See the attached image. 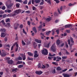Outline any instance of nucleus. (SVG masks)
<instances>
[{
  "instance_id": "obj_1",
  "label": "nucleus",
  "mask_w": 77,
  "mask_h": 77,
  "mask_svg": "<svg viewBox=\"0 0 77 77\" xmlns=\"http://www.w3.org/2000/svg\"><path fill=\"white\" fill-rule=\"evenodd\" d=\"M51 49L53 52H56V45L55 44H54L52 45Z\"/></svg>"
},
{
  "instance_id": "obj_2",
  "label": "nucleus",
  "mask_w": 77,
  "mask_h": 77,
  "mask_svg": "<svg viewBox=\"0 0 77 77\" xmlns=\"http://www.w3.org/2000/svg\"><path fill=\"white\" fill-rule=\"evenodd\" d=\"M42 53L44 55H47L48 54V50L46 49H44L42 50Z\"/></svg>"
},
{
  "instance_id": "obj_3",
  "label": "nucleus",
  "mask_w": 77,
  "mask_h": 77,
  "mask_svg": "<svg viewBox=\"0 0 77 77\" xmlns=\"http://www.w3.org/2000/svg\"><path fill=\"white\" fill-rule=\"evenodd\" d=\"M72 26V25L71 24H68L65 25V28H70L71 29Z\"/></svg>"
},
{
  "instance_id": "obj_4",
  "label": "nucleus",
  "mask_w": 77,
  "mask_h": 77,
  "mask_svg": "<svg viewBox=\"0 0 77 77\" xmlns=\"http://www.w3.org/2000/svg\"><path fill=\"white\" fill-rule=\"evenodd\" d=\"M21 12V10L19 9L18 10H16L15 11H14V14H16V15H17V14H18L19 13H20Z\"/></svg>"
},
{
  "instance_id": "obj_5",
  "label": "nucleus",
  "mask_w": 77,
  "mask_h": 77,
  "mask_svg": "<svg viewBox=\"0 0 77 77\" xmlns=\"http://www.w3.org/2000/svg\"><path fill=\"white\" fill-rule=\"evenodd\" d=\"M15 15H17V14L16 13H14L13 14H8L7 17H14V16H15Z\"/></svg>"
},
{
  "instance_id": "obj_6",
  "label": "nucleus",
  "mask_w": 77,
  "mask_h": 77,
  "mask_svg": "<svg viewBox=\"0 0 77 77\" xmlns=\"http://www.w3.org/2000/svg\"><path fill=\"white\" fill-rule=\"evenodd\" d=\"M20 56H21V57H22V59L23 60H26V55H25L23 54H20Z\"/></svg>"
},
{
  "instance_id": "obj_7",
  "label": "nucleus",
  "mask_w": 77,
  "mask_h": 77,
  "mask_svg": "<svg viewBox=\"0 0 77 77\" xmlns=\"http://www.w3.org/2000/svg\"><path fill=\"white\" fill-rule=\"evenodd\" d=\"M35 73L38 75H41V74H42V73H43V72L41 71H36Z\"/></svg>"
},
{
  "instance_id": "obj_8",
  "label": "nucleus",
  "mask_w": 77,
  "mask_h": 77,
  "mask_svg": "<svg viewBox=\"0 0 77 77\" xmlns=\"http://www.w3.org/2000/svg\"><path fill=\"white\" fill-rule=\"evenodd\" d=\"M14 5V3H12L10 5L7 6L8 9H11V7Z\"/></svg>"
},
{
  "instance_id": "obj_9",
  "label": "nucleus",
  "mask_w": 77,
  "mask_h": 77,
  "mask_svg": "<svg viewBox=\"0 0 77 77\" xmlns=\"http://www.w3.org/2000/svg\"><path fill=\"white\" fill-rule=\"evenodd\" d=\"M35 42H37V43H39V44H41L42 42L41 40H39L38 39H35Z\"/></svg>"
},
{
  "instance_id": "obj_10",
  "label": "nucleus",
  "mask_w": 77,
  "mask_h": 77,
  "mask_svg": "<svg viewBox=\"0 0 77 77\" xmlns=\"http://www.w3.org/2000/svg\"><path fill=\"white\" fill-rule=\"evenodd\" d=\"M8 64H12L14 63V61L12 60H9L8 61Z\"/></svg>"
},
{
  "instance_id": "obj_11",
  "label": "nucleus",
  "mask_w": 77,
  "mask_h": 77,
  "mask_svg": "<svg viewBox=\"0 0 77 77\" xmlns=\"http://www.w3.org/2000/svg\"><path fill=\"white\" fill-rule=\"evenodd\" d=\"M6 35V34L5 33L2 32L1 34V37L2 38V37H5V36Z\"/></svg>"
},
{
  "instance_id": "obj_12",
  "label": "nucleus",
  "mask_w": 77,
  "mask_h": 77,
  "mask_svg": "<svg viewBox=\"0 0 77 77\" xmlns=\"http://www.w3.org/2000/svg\"><path fill=\"white\" fill-rule=\"evenodd\" d=\"M33 45L34 48H36V47H37V44L36 42H34L33 43Z\"/></svg>"
},
{
  "instance_id": "obj_13",
  "label": "nucleus",
  "mask_w": 77,
  "mask_h": 77,
  "mask_svg": "<svg viewBox=\"0 0 77 77\" xmlns=\"http://www.w3.org/2000/svg\"><path fill=\"white\" fill-rule=\"evenodd\" d=\"M56 43L58 45H59L60 44V41L59 39H58Z\"/></svg>"
},
{
  "instance_id": "obj_14",
  "label": "nucleus",
  "mask_w": 77,
  "mask_h": 77,
  "mask_svg": "<svg viewBox=\"0 0 77 77\" xmlns=\"http://www.w3.org/2000/svg\"><path fill=\"white\" fill-rule=\"evenodd\" d=\"M32 30L34 31L35 33H36L37 32V30H36V27L35 26L32 28Z\"/></svg>"
},
{
  "instance_id": "obj_15",
  "label": "nucleus",
  "mask_w": 77,
  "mask_h": 77,
  "mask_svg": "<svg viewBox=\"0 0 77 77\" xmlns=\"http://www.w3.org/2000/svg\"><path fill=\"white\" fill-rule=\"evenodd\" d=\"M18 70V68H16L14 69H12V72H17V70Z\"/></svg>"
},
{
  "instance_id": "obj_16",
  "label": "nucleus",
  "mask_w": 77,
  "mask_h": 77,
  "mask_svg": "<svg viewBox=\"0 0 77 77\" xmlns=\"http://www.w3.org/2000/svg\"><path fill=\"white\" fill-rule=\"evenodd\" d=\"M64 77H69L70 76L68 74H63Z\"/></svg>"
},
{
  "instance_id": "obj_17",
  "label": "nucleus",
  "mask_w": 77,
  "mask_h": 77,
  "mask_svg": "<svg viewBox=\"0 0 77 77\" xmlns=\"http://www.w3.org/2000/svg\"><path fill=\"white\" fill-rule=\"evenodd\" d=\"M19 26V24L17 23L16 25V26H14V29L15 30H17V29H18V26Z\"/></svg>"
},
{
  "instance_id": "obj_18",
  "label": "nucleus",
  "mask_w": 77,
  "mask_h": 77,
  "mask_svg": "<svg viewBox=\"0 0 77 77\" xmlns=\"http://www.w3.org/2000/svg\"><path fill=\"white\" fill-rule=\"evenodd\" d=\"M27 54L28 55H29V56H33V54L32 53H31L30 52H28Z\"/></svg>"
},
{
  "instance_id": "obj_19",
  "label": "nucleus",
  "mask_w": 77,
  "mask_h": 77,
  "mask_svg": "<svg viewBox=\"0 0 77 77\" xmlns=\"http://www.w3.org/2000/svg\"><path fill=\"white\" fill-rule=\"evenodd\" d=\"M1 55L2 57L6 56V54L2 52Z\"/></svg>"
},
{
  "instance_id": "obj_20",
  "label": "nucleus",
  "mask_w": 77,
  "mask_h": 77,
  "mask_svg": "<svg viewBox=\"0 0 77 77\" xmlns=\"http://www.w3.org/2000/svg\"><path fill=\"white\" fill-rule=\"evenodd\" d=\"M56 70H58V71H60V70H62V69L60 68V67L59 66L57 68Z\"/></svg>"
},
{
  "instance_id": "obj_21",
  "label": "nucleus",
  "mask_w": 77,
  "mask_h": 77,
  "mask_svg": "<svg viewBox=\"0 0 77 77\" xmlns=\"http://www.w3.org/2000/svg\"><path fill=\"white\" fill-rule=\"evenodd\" d=\"M51 31H49L47 32L46 33V35L47 36H48V35H50V33H51Z\"/></svg>"
},
{
  "instance_id": "obj_22",
  "label": "nucleus",
  "mask_w": 77,
  "mask_h": 77,
  "mask_svg": "<svg viewBox=\"0 0 77 77\" xmlns=\"http://www.w3.org/2000/svg\"><path fill=\"white\" fill-rule=\"evenodd\" d=\"M52 73L53 74H55L56 73V69H54L53 70H52Z\"/></svg>"
},
{
  "instance_id": "obj_23",
  "label": "nucleus",
  "mask_w": 77,
  "mask_h": 77,
  "mask_svg": "<svg viewBox=\"0 0 77 77\" xmlns=\"http://www.w3.org/2000/svg\"><path fill=\"white\" fill-rule=\"evenodd\" d=\"M35 1L36 3H40L41 2V0H35Z\"/></svg>"
},
{
  "instance_id": "obj_24",
  "label": "nucleus",
  "mask_w": 77,
  "mask_h": 77,
  "mask_svg": "<svg viewBox=\"0 0 77 77\" xmlns=\"http://www.w3.org/2000/svg\"><path fill=\"white\" fill-rule=\"evenodd\" d=\"M70 38L71 41V42H72V43H74V41H73V38H72L71 37H70Z\"/></svg>"
},
{
  "instance_id": "obj_25",
  "label": "nucleus",
  "mask_w": 77,
  "mask_h": 77,
  "mask_svg": "<svg viewBox=\"0 0 77 77\" xmlns=\"http://www.w3.org/2000/svg\"><path fill=\"white\" fill-rule=\"evenodd\" d=\"M6 23H8V22H10V19L9 18H8L5 20Z\"/></svg>"
},
{
  "instance_id": "obj_26",
  "label": "nucleus",
  "mask_w": 77,
  "mask_h": 77,
  "mask_svg": "<svg viewBox=\"0 0 77 77\" xmlns=\"http://www.w3.org/2000/svg\"><path fill=\"white\" fill-rule=\"evenodd\" d=\"M54 30H55V29H53L52 30V35H54Z\"/></svg>"
},
{
  "instance_id": "obj_27",
  "label": "nucleus",
  "mask_w": 77,
  "mask_h": 77,
  "mask_svg": "<svg viewBox=\"0 0 77 77\" xmlns=\"http://www.w3.org/2000/svg\"><path fill=\"white\" fill-rule=\"evenodd\" d=\"M16 2H20V3H23V2L22 0H16Z\"/></svg>"
},
{
  "instance_id": "obj_28",
  "label": "nucleus",
  "mask_w": 77,
  "mask_h": 77,
  "mask_svg": "<svg viewBox=\"0 0 77 77\" xmlns=\"http://www.w3.org/2000/svg\"><path fill=\"white\" fill-rule=\"evenodd\" d=\"M42 29V25H40L38 27V30L39 31H40Z\"/></svg>"
},
{
  "instance_id": "obj_29",
  "label": "nucleus",
  "mask_w": 77,
  "mask_h": 77,
  "mask_svg": "<svg viewBox=\"0 0 77 77\" xmlns=\"http://www.w3.org/2000/svg\"><path fill=\"white\" fill-rule=\"evenodd\" d=\"M22 67H23V65H20L18 66V68H22Z\"/></svg>"
},
{
  "instance_id": "obj_30",
  "label": "nucleus",
  "mask_w": 77,
  "mask_h": 77,
  "mask_svg": "<svg viewBox=\"0 0 77 77\" xmlns=\"http://www.w3.org/2000/svg\"><path fill=\"white\" fill-rule=\"evenodd\" d=\"M17 60H22V57H20V56H19L17 58Z\"/></svg>"
},
{
  "instance_id": "obj_31",
  "label": "nucleus",
  "mask_w": 77,
  "mask_h": 77,
  "mask_svg": "<svg viewBox=\"0 0 77 77\" xmlns=\"http://www.w3.org/2000/svg\"><path fill=\"white\" fill-rule=\"evenodd\" d=\"M23 3L25 5L27 4V0H25V1H23Z\"/></svg>"
},
{
  "instance_id": "obj_32",
  "label": "nucleus",
  "mask_w": 77,
  "mask_h": 77,
  "mask_svg": "<svg viewBox=\"0 0 77 77\" xmlns=\"http://www.w3.org/2000/svg\"><path fill=\"white\" fill-rule=\"evenodd\" d=\"M28 59L29 60H32V61L33 60V58H30L29 57H28Z\"/></svg>"
},
{
  "instance_id": "obj_33",
  "label": "nucleus",
  "mask_w": 77,
  "mask_h": 77,
  "mask_svg": "<svg viewBox=\"0 0 77 77\" xmlns=\"http://www.w3.org/2000/svg\"><path fill=\"white\" fill-rule=\"evenodd\" d=\"M47 2L48 3L49 5H51V0H48V1H47Z\"/></svg>"
},
{
  "instance_id": "obj_34",
  "label": "nucleus",
  "mask_w": 77,
  "mask_h": 77,
  "mask_svg": "<svg viewBox=\"0 0 77 77\" xmlns=\"http://www.w3.org/2000/svg\"><path fill=\"white\" fill-rule=\"evenodd\" d=\"M38 55L37 54H35L34 55V57L35 58L36 57H38Z\"/></svg>"
},
{
  "instance_id": "obj_35",
  "label": "nucleus",
  "mask_w": 77,
  "mask_h": 77,
  "mask_svg": "<svg viewBox=\"0 0 77 77\" xmlns=\"http://www.w3.org/2000/svg\"><path fill=\"white\" fill-rule=\"evenodd\" d=\"M22 61H17V64H21V63H22Z\"/></svg>"
},
{
  "instance_id": "obj_36",
  "label": "nucleus",
  "mask_w": 77,
  "mask_h": 77,
  "mask_svg": "<svg viewBox=\"0 0 77 77\" xmlns=\"http://www.w3.org/2000/svg\"><path fill=\"white\" fill-rule=\"evenodd\" d=\"M5 59L6 60H10L11 59V58L9 57H6L5 58Z\"/></svg>"
},
{
  "instance_id": "obj_37",
  "label": "nucleus",
  "mask_w": 77,
  "mask_h": 77,
  "mask_svg": "<svg viewBox=\"0 0 77 77\" xmlns=\"http://www.w3.org/2000/svg\"><path fill=\"white\" fill-rule=\"evenodd\" d=\"M46 21H51V18H47L46 19Z\"/></svg>"
},
{
  "instance_id": "obj_38",
  "label": "nucleus",
  "mask_w": 77,
  "mask_h": 77,
  "mask_svg": "<svg viewBox=\"0 0 77 77\" xmlns=\"http://www.w3.org/2000/svg\"><path fill=\"white\" fill-rule=\"evenodd\" d=\"M22 45H26V43L24 42V41L22 40Z\"/></svg>"
},
{
  "instance_id": "obj_39",
  "label": "nucleus",
  "mask_w": 77,
  "mask_h": 77,
  "mask_svg": "<svg viewBox=\"0 0 77 77\" xmlns=\"http://www.w3.org/2000/svg\"><path fill=\"white\" fill-rule=\"evenodd\" d=\"M50 43H48V44L46 45V47H47V48H49V46L50 45Z\"/></svg>"
},
{
  "instance_id": "obj_40",
  "label": "nucleus",
  "mask_w": 77,
  "mask_h": 77,
  "mask_svg": "<svg viewBox=\"0 0 77 77\" xmlns=\"http://www.w3.org/2000/svg\"><path fill=\"white\" fill-rule=\"evenodd\" d=\"M67 58V57L66 56L62 57V58L63 59H66Z\"/></svg>"
},
{
  "instance_id": "obj_41",
  "label": "nucleus",
  "mask_w": 77,
  "mask_h": 77,
  "mask_svg": "<svg viewBox=\"0 0 77 77\" xmlns=\"http://www.w3.org/2000/svg\"><path fill=\"white\" fill-rule=\"evenodd\" d=\"M74 4L70 3L69 4L68 6H74Z\"/></svg>"
},
{
  "instance_id": "obj_42",
  "label": "nucleus",
  "mask_w": 77,
  "mask_h": 77,
  "mask_svg": "<svg viewBox=\"0 0 77 77\" xmlns=\"http://www.w3.org/2000/svg\"><path fill=\"white\" fill-rule=\"evenodd\" d=\"M56 58L57 59H59V60H61L62 59V58L60 57H59V56H57Z\"/></svg>"
},
{
  "instance_id": "obj_43",
  "label": "nucleus",
  "mask_w": 77,
  "mask_h": 77,
  "mask_svg": "<svg viewBox=\"0 0 77 77\" xmlns=\"http://www.w3.org/2000/svg\"><path fill=\"white\" fill-rule=\"evenodd\" d=\"M54 0V1H55V2L57 3H59L60 2L58 0Z\"/></svg>"
},
{
  "instance_id": "obj_44",
  "label": "nucleus",
  "mask_w": 77,
  "mask_h": 77,
  "mask_svg": "<svg viewBox=\"0 0 77 77\" xmlns=\"http://www.w3.org/2000/svg\"><path fill=\"white\" fill-rule=\"evenodd\" d=\"M56 32H57V34L59 35V29H57L56 30Z\"/></svg>"
},
{
  "instance_id": "obj_45",
  "label": "nucleus",
  "mask_w": 77,
  "mask_h": 77,
  "mask_svg": "<svg viewBox=\"0 0 77 77\" xmlns=\"http://www.w3.org/2000/svg\"><path fill=\"white\" fill-rule=\"evenodd\" d=\"M66 54H67V55H69V54H70V53L68 52V51H67V50H66Z\"/></svg>"
},
{
  "instance_id": "obj_46",
  "label": "nucleus",
  "mask_w": 77,
  "mask_h": 77,
  "mask_svg": "<svg viewBox=\"0 0 77 77\" xmlns=\"http://www.w3.org/2000/svg\"><path fill=\"white\" fill-rule=\"evenodd\" d=\"M5 9H6V7H5V6H2V10H5Z\"/></svg>"
},
{
  "instance_id": "obj_47",
  "label": "nucleus",
  "mask_w": 77,
  "mask_h": 77,
  "mask_svg": "<svg viewBox=\"0 0 77 77\" xmlns=\"http://www.w3.org/2000/svg\"><path fill=\"white\" fill-rule=\"evenodd\" d=\"M68 43L69 45H70V44H71V41H70V40L69 39L68 40Z\"/></svg>"
},
{
  "instance_id": "obj_48",
  "label": "nucleus",
  "mask_w": 77,
  "mask_h": 77,
  "mask_svg": "<svg viewBox=\"0 0 77 77\" xmlns=\"http://www.w3.org/2000/svg\"><path fill=\"white\" fill-rule=\"evenodd\" d=\"M6 31V29H2V32H5Z\"/></svg>"
},
{
  "instance_id": "obj_49",
  "label": "nucleus",
  "mask_w": 77,
  "mask_h": 77,
  "mask_svg": "<svg viewBox=\"0 0 77 77\" xmlns=\"http://www.w3.org/2000/svg\"><path fill=\"white\" fill-rule=\"evenodd\" d=\"M36 9V8L35 7H33L32 8V10L33 11H35Z\"/></svg>"
},
{
  "instance_id": "obj_50",
  "label": "nucleus",
  "mask_w": 77,
  "mask_h": 77,
  "mask_svg": "<svg viewBox=\"0 0 77 77\" xmlns=\"http://www.w3.org/2000/svg\"><path fill=\"white\" fill-rule=\"evenodd\" d=\"M15 44L16 45V48H18V45L17 44V42H16Z\"/></svg>"
},
{
  "instance_id": "obj_51",
  "label": "nucleus",
  "mask_w": 77,
  "mask_h": 77,
  "mask_svg": "<svg viewBox=\"0 0 77 77\" xmlns=\"http://www.w3.org/2000/svg\"><path fill=\"white\" fill-rule=\"evenodd\" d=\"M7 14H4L3 16V18H6V17H7Z\"/></svg>"
},
{
  "instance_id": "obj_52",
  "label": "nucleus",
  "mask_w": 77,
  "mask_h": 77,
  "mask_svg": "<svg viewBox=\"0 0 77 77\" xmlns=\"http://www.w3.org/2000/svg\"><path fill=\"white\" fill-rule=\"evenodd\" d=\"M66 32H67V33H70V30H66Z\"/></svg>"
},
{
  "instance_id": "obj_53",
  "label": "nucleus",
  "mask_w": 77,
  "mask_h": 77,
  "mask_svg": "<svg viewBox=\"0 0 77 77\" xmlns=\"http://www.w3.org/2000/svg\"><path fill=\"white\" fill-rule=\"evenodd\" d=\"M25 12L26 13H27V14H30V11H26Z\"/></svg>"
},
{
  "instance_id": "obj_54",
  "label": "nucleus",
  "mask_w": 77,
  "mask_h": 77,
  "mask_svg": "<svg viewBox=\"0 0 77 77\" xmlns=\"http://www.w3.org/2000/svg\"><path fill=\"white\" fill-rule=\"evenodd\" d=\"M66 48H68V43H66Z\"/></svg>"
},
{
  "instance_id": "obj_55",
  "label": "nucleus",
  "mask_w": 77,
  "mask_h": 77,
  "mask_svg": "<svg viewBox=\"0 0 77 77\" xmlns=\"http://www.w3.org/2000/svg\"><path fill=\"white\" fill-rule=\"evenodd\" d=\"M20 29H22V28L23 27V24L20 25Z\"/></svg>"
},
{
  "instance_id": "obj_56",
  "label": "nucleus",
  "mask_w": 77,
  "mask_h": 77,
  "mask_svg": "<svg viewBox=\"0 0 77 77\" xmlns=\"http://www.w3.org/2000/svg\"><path fill=\"white\" fill-rule=\"evenodd\" d=\"M38 68H41V63H39L38 65Z\"/></svg>"
},
{
  "instance_id": "obj_57",
  "label": "nucleus",
  "mask_w": 77,
  "mask_h": 77,
  "mask_svg": "<svg viewBox=\"0 0 77 77\" xmlns=\"http://www.w3.org/2000/svg\"><path fill=\"white\" fill-rule=\"evenodd\" d=\"M11 10H7V12H8V13H11Z\"/></svg>"
},
{
  "instance_id": "obj_58",
  "label": "nucleus",
  "mask_w": 77,
  "mask_h": 77,
  "mask_svg": "<svg viewBox=\"0 0 77 77\" xmlns=\"http://www.w3.org/2000/svg\"><path fill=\"white\" fill-rule=\"evenodd\" d=\"M16 7L17 8H20V5H18V4H16Z\"/></svg>"
},
{
  "instance_id": "obj_59",
  "label": "nucleus",
  "mask_w": 77,
  "mask_h": 77,
  "mask_svg": "<svg viewBox=\"0 0 77 77\" xmlns=\"http://www.w3.org/2000/svg\"><path fill=\"white\" fill-rule=\"evenodd\" d=\"M27 24L29 26H30V22L29 21H28Z\"/></svg>"
},
{
  "instance_id": "obj_60",
  "label": "nucleus",
  "mask_w": 77,
  "mask_h": 77,
  "mask_svg": "<svg viewBox=\"0 0 77 77\" xmlns=\"http://www.w3.org/2000/svg\"><path fill=\"white\" fill-rule=\"evenodd\" d=\"M4 40L5 42L7 41H8V38L7 37H5Z\"/></svg>"
},
{
  "instance_id": "obj_61",
  "label": "nucleus",
  "mask_w": 77,
  "mask_h": 77,
  "mask_svg": "<svg viewBox=\"0 0 77 77\" xmlns=\"http://www.w3.org/2000/svg\"><path fill=\"white\" fill-rule=\"evenodd\" d=\"M15 40H16V41H18V36L16 37L15 38Z\"/></svg>"
},
{
  "instance_id": "obj_62",
  "label": "nucleus",
  "mask_w": 77,
  "mask_h": 77,
  "mask_svg": "<svg viewBox=\"0 0 77 77\" xmlns=\"http://www.w3.org/2000/svg\"><path fill=\"white\" fill-rule=\"evenodd\" d=\"M67 69H64V70H62L63 72H65L66 71H67Z\"/></svg>"
},
{
  "instance_id": "obj_63",
  "label": "nucleus",
  "mask_w": 77,
  "mask_h": 77,
  "mask_svg": "<svg viewBox=\"0 0 77 77\" xmlns=\"http://www.w3.org/2000/svg\"><path fill=\"white\" fill-rule=\"evenodd\" d=\"M44 4V2H42L40 4V5H42Z\"/></svg>"
},
{
  "instance_id": "obj_64",
  "label": "nucleus",
  "mask_w": 77,
  "mask_h": 77,
  "mask_svg": "<svg viewBox=\"0 0 77 77\" xmlns=\"http://www.w3.org/2000/svg\"><path fill=\"white\" fill-rule=\"evenodd\" d=\"M32 24L33 26H36V24H35V23H34L33 22H32Z\"/></svg>"
}]
</instances>
